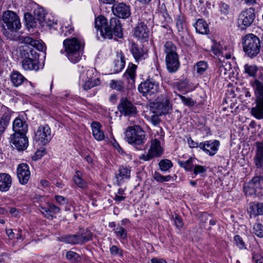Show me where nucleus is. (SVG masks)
Listing matches in <instances>:
<instances>
[{"mask_svg": "<svg viewBox=\"0 0 263 263\" xmlns=\"http://www.w3.org/2000/svg\"><path fill=\"white\" fill-rule=\"evenodd\" d=\"M162 152L160 141L157 139H153L151 140V146L147 154L140 155L139 158L143 161H149L154 157L160 156Z\"/></svg>", "mask_w": 263, "mask_h": 263, "instance_id": "1a4fd4ad", "label": "nucleus"}, {"mask_svg": "<svg viewBox=\"0 0 263 263\" xmlns=\"http://www.w3.org/2000/svg\"><path fill=\"white\" fill-rule=\"evenodd\" d=\"M153 178L156 181L158 182H168L170 181L172 179V177L170 175L164 176L157 172H155Z\"/></svg>", "mask_w": 263, "mask_h": 263, "instance_id": "8fccbe9b", "label": "nucleus"}, {"mask_svg": "<svg viewBox=\"0 0 263 263\" xmlns=\"http://www.w3.org/2000/svg\"><path fill=\"white\" fill-rule=\"evenodd\" d=\"M130 177V170L127 167L121 166L119 167L118 173L116 174V178L119 183L124 179H129Z\"/></svg>", "mask_w": 263, "mask_h": 263, "instance_id": "7c9ffc66", "label": "nucleus"}, {"mask_svg": "<svg viewBox=\"0 0 263 263\" xmlns=\"http://www.w3.org/2000/svg\"><path fill=\"white\" fill-rule=\"evenodd\" d=\"M255 97L256 106L251 109L252 115L257 119H263V70L258 79L251 82Z\"/></svg>", "mask_w": 263, "mask_h": 263, "instance_id": "f03ea898", "label": "nucleus"}, {"mask_svg": "<svg viewBox=\"0 0 263 263\" xmlns=\"http://www.w3.org/2000/svg\"><path fill=\"white\" fill-rule=\"evenodd\" d=\"M245 193L247 195L256 196H261L263 195V176H254L249 183L248 187L244 189Z\"/></svg>", "mask_w": 263, "mask_h": 263, "instance_id": "6e6552de", "label": "nucleus"}, {"mask_svg": "<svg viewBox=\"0 0 263 263\" xmlns=\"http://www.w3.org/2000/svg\"><path fill=\"white\" fill-rule=\"evenodd\" d=\"M149 29L143 22H138L134 28V35L139 39L146 41L149 37Z\"/></svg>", "mask_w": 263, "mask_h": 263, "instance_id": "aec40b11", "label": "nucleus"}, {"mask_svg": "<svg viewBox=\"0 0 263 263\" xmlns=\"http://www.w3.org/2000/svg\"><path fill=\"white\" fill-rule=\"evenodd\" d=\"M242 43L244 52L250 58L256 57L260 52V40L252 33L246 34L242 39Z\"/></svg>", "mask_w": 263, "mask_h": 263, "instance_id": "39448f33", "label": "nucleus"}, {"mask_svg": "<svg viewBox=\"0 0 263 263\" xmlns=\"http://www.w3.org/2000/svg\"><path fill=\"white\" fill-rule=\"evenodd\" d=\"M163 51L165 57L178 54L176 45L171 41L166 42L163 46Z\"/></svg>", "mask_w": 263, "mask_h": 263, "instance_id": "f704fd0d", "label": "nucleus"}, {"mask_svg": "<svg viewBox=\"0 0 263 263\" xmlns=\"http://www.w3.org/2000/svg\"><path fill=\"white\" fill-rule=\"evenodd\" d=\"M245 71L250 76L253 77L256 74L257 68L255 66L246 64L245 65Z\"/></svg>", "mask_w": 263, "mask_h": 263, "instance_id": "13d9d810", "label": "nucleus"}, {"mask_svg": "<svg viewBox=\"0 0 263 263\" xmlns=\"http://www.w3.org/2000/svg\"><path fill=\"white\" fill-rule=\"evenodd\" d=\"M112 11L116 16L122 18H128L131 14L130 6L123 3L115 4Z\"/></svg>", "mask_w": 263, "mask_h": 263, "instance_id": "f3484780", "label": "nucleus"}, {"mask_svg": "<svg viewBox=\"0 0 263 263\" xmlns=\"http://www.w3.org/2000/svg\"><path fill=\"white\" fill-rule=\"evenodd\" d=\"M212 50L213 53L217 55L219 58H226L227 60L230 59L231 58V54L226 52V49H223L221 45L217 42H214L212 46Z\"/></svg>", "mask_w": 263, "mask_h": 263, "instance_id": "b1692460", "label": "nucleus"}, {"mask_svg": "<svg viewBox=\"0 0 263 263\" xmlns=\"http://www.w3.org/2000/svg\"><path fill=\"white\" fill-rule=\"evenodd\" d=\"M137 68V65L133 63H129L125 73L124 74V77L128 80V83L131 84L132 86L135 83Z\"/></svg>", "mask_w": 263, "mask_h": 263, "instance_id": "a878e982", "label": "nucleus"}, {"mask_svg": "<svg viewBox=\"0 0 263 263\" xmlns=\"http://www.w3.org/2000/svg\"><path fill=\"white\" fill-rule=\"evenodd\" d=\"M194 26L196 32L199 33L204 34H208L210 32L208 24L202 18L197 20Z\"/></svg>", "mask_w": 263, "mask_h": 263, "instance_id": "cd10ccee", "label": "nucleus"}, {"mask_svg": "<svg viewBox=\"0 0 263 263\" xmlns=\"http://www.w3.org/2000/svg\"><path fill=\"white\" fill-rule=\"evenodd\" d=\"M33 47L41 51H43L45 49V47L44 44L41 43L37 40H36L35 45H33Z\"/></svg>", "mask_w": 263, "mask_h": 263, "instance_id": "774afa93", "label": "nucleus"}, {"mask_svg": "<svg viewBox=\"0 0 263 263\" xmlns=\"http://www.w3.org/2000/svg\"><path fill=\"white\" fill-rule=\"evenodd\" d=\"M78 237L80 244H83L91 239L92 234L89 230L86 229L83 230L81 235H78Z\"/></svg>", "mask_w": 263, "mask_h": 263, "instance_id": "a19ab883", "label": "nucleus"}, {"mask_svg": "<svg viewBox=\"0 0 263 263\" xmlns=\"http://www.w3.org/2000/svg\"><path fill=\"white\" fill-rule=\"evenodd\" d=\"M27 56L26 58L32 61L34 60V59H36V61H39V55L35 49H29V52H27Z\"/></svg>", "mask_w": 263, "mask_h": 263, "instance_id": "bf43d9fd", "label": "nucleus"}, {"mask_svg": "<svg viewBox=\"0 0 263 263\" xmlns=\"http://www.w3.org/2000/svg\"><path fill=\"white\" fill-rule=\"evenodd\" d=\"M12 182L11 176L7 173H0V192H6L10 189Z\"/></svg>", "mask_w": 263, "mask_h": 263, "instance_id": "4be33fe9", "label": "nucleus"}, {"mask_svg": "<svg viewBox=\"0 0 263 263\" xmlns=\"http://www.w3.org/2000/svg\"><path fill=\"white\" fill-rule=\"evenodd\" d=\"M95 27L103 39H111L113 34L119 38L123 36L121 22L117 17L111 18L108 25L107 19L103 16H99L95 20Z\"/></svg>", "mask_w": 263, "mask_h": 263, "instance_id": "f257e3e1", "label": "nucleus"}, {"mask_svg": "<svg viewBox=\"0 0 263 263\" xmlns=\"http://www.w3.org/2000/svg\"><path fill=\"white\" fill-rule=\"evenodd\" d=\"M220 142L217 140H210L200 143V149L206 154L214 156L218 151Z\"/></svg>", "mask_w": 263, "mask_h": 263, "instance_id": "dca6fc26", "label": "nucleus"}, {"mask_svg": "<svg viewBox=\"0 0 263 263\" xmlns=\"http://www.w3.org/2000/svg\"><path fill=\"white\" fill-rule=\"evenodd\" d=\"M13 112L5 106H2L0 110V122L9 124Z\"/></svg>", "mask_w": 263, "mask_h": 263, "instance_id": "72a5a7b5", "label": "nucleus"}, {"mask_svg": "<svg viewBox=\"0 0 263 263\" xmlns=\"http://www.w3.org/2000/svg\"><path fill=\"white\" fill-rule=\"evenodd\" d=\"M169 99L165 95H161L154 102L151 103L150 107L154 113L159 115L167 114L171 109Z\"/></svg>", "mask_w": 263, "mask_h": 263, "instance_id": "423d86ee", "label": "nucleus"}, {"mask_svg": "<svg viewBox=\"0 0 263 263\" xmlns=\"http://www.w3.org/2000/svg\"><path fill=\"white\" fill-rule=\"evenodd\" d=\"M22 63L23 68L26 70H34L37 71L41 66V65L40 64V62L36 61V59L32 61L25 58Z\"/></svg>", "mask_w": 263, "mask_h": 263, "instance_id": "bb28decb", "label": "nucleus"}, {"mask_svg": "<svg viewBox=\"0 0 263 263\" xmlns=\"http://www.w3.org/2000/svg\"><path fill=\"white\" fill-rule=\"evenodd\" d=\"M218 68V72L221 76H226L232 69L231 63L226 61L224 59L219 58V61L217 64Z\"/></svg>", "mask_w": 263, "mask_h": 263, "instance_id": "393cba45", "label": "nucleus"}, {"mask_svg": "<svg viewBox=\"0 0 263 263\" xmlns=\"http://www.w3.org/2000/svg\"><path fill=\"white\" fill-rule=\"evenodd\" d=\"M10 78L11 82L15 87L19 86L25 82H28V80L17 71L12 72Z\"/></svg>", "mask_w": 263, "mask_h": 263, "instance_id": "473e14b6", "label": "nucleus"}, {"mask_svg": "<svg viewBox=\"0 0 263 263\" xmlns=\"http://www.w3.org/2000/svg\"><path fill=\"white\" fill-rule=\"evenodd\" d=\"M234 243L240 250L247 249V245L245 242L242 238L238 235H236L234 237Z\"/></svg>", "mask_w": 263, "mask_h": 263, "instance_id": "09e8293b", "label": "nucleus"}, {"mask_svg": "<svg viewBox=\"0 0 263 263\" xmlns=\"http://www.w3.org/2000/svg\"><path fill=\"white\" fill-rule=\"evenodd\" d=\"M249 213L254 217L263 215V203L252 202L250 204Z\"/></svg>", "mask_w": 263, "mask_h": 263, "instance_id": "c85d7f7f", "label": "nucleus"}, {"mask_svg": "<svg viewBox=\"0 0 263 263\" xmlns=\"http://www.w3.org/2000/svg\"><path fill=\"white\" fill-rule=\"evenodd\" d=\"M60 30L61 34H63L64 36L71 34L73 31V28L68 23L67 25L64 24L61 26Z\"/></svg>", "mask_w": 263, "mask_h": 263, "instance_id": "603ef678", "label": "nucleus"}, {"mask_svg": "<svg viewBox=\"0 0 263 263\" xmlns=\"http://www.w3.org/2000/svg\"><path fill=\"white\" fill-rule=\"evenodd\" d=\"M82 173L80 171H77L76 175L73 176V181L75 184L80 188L84 189L87 186L86 181L81 178Z\"/></svg>", "mask_w": 263, "mask_h": 263, "instance_id": "ea45409f", "label": "nucleus"}, {"mask_svg": "<svg viewBox=\"0 0 263 263\" xmlns=\"http://www.w3.org/2000/svg\"><path fill=\"white\" fill-rule=\"evenodd\" d=\"M100 84V80L98 78L93 80L86 81V82H79V85L82 86L85 90H88L95 86H97Z\"/></svg>", "mask_w": 263, "mask_h": 263, "instance_id": "4c0bfd02", "label": "nucleus"}, {"mask_svg": "<svg viewBox=\"0 0 263 263\" xmlns=\"http://www.w3.org/2000/svg\"><path fill=\"white\" fill-rule=\"evenodd\" d=\"M195 66L196 67L197 73L199 75H202L206 70L208 64L206 62L201 61L197 62Z\"/></svg>", "mask_w": 263, "mask_h": 263, "instance_id": "37998d69", "label": "nucleus"}, {"mask_svg": "<svg viewBox=\"0 0 263 263\" xmlns=\"http://www.w3.org/2000/svg\"><path fill=\"white\" fill-rule=\"evenodd\" d=\"M60 240L62 242L71 245L80 244L78 235L77 234L62 236L60 238Z\"/></svg>", "mask_w": 263, "mask_h": 263, "instance_id": "c9c22d12", "label": "nucleus"}, {"mask_svg": "<svg viewBox=\"0 0 263 263\" xmlns=\"http://www.w3.org/2000/svg\"><path fill=\"white\" fill-rule=\"evenodd\" d=\"M193 161L194 159L190 158L185 161H178V163L180 166L184 168L185 170L187 171H192L194 166Z\"/></svg>", "mask_w": 263, "mask_h": 263, "instance_id": "c03bdc74", "label": "nucleus"}, {"mask_svg": "<svg viewBox=\"0 0 263 263\" xmlns=\"http://www.w3.org/2000/svg\"><path fill=\"white\" fill-rule=\"evenodd\" d=\"M256 152L254 157V163L256 167L263 172V141L255 143Z\"/></svg>", "mask_w": 263, "mask_h": 263, "instance_id": "6ab92c4d", "label": "nucleus"}, {"mask_svg": "<svg viewBox=\"0 0 263 263\" xmlns=\"http://www.w3.org/2000/svg\"><path fill=\"white\" fill-rule=\"evenodd\" d=\"M159 166L161 171L166 172L173 166V163L170 160L163 159L159 162Z\"/></svg>", "mask_w": 263, "mask_h": 263, "instance_id": "de8ad7c7", "label": "nucleus"}, {"mask_svg": "<svg viewBox=\"0 0 263 263\" xmlns=\"http://www.w3.org/2000/svg\"><path fill=\"white\" fill-rule=\"evenodd\" d=\"M194 174L195 175L201 174L204 173L206 171V168L205 166L200 165H195L194 166Z\"/></svg>", "mask_w": 263, "mask_h": 263, "instance_id": "680f3d73", "label": "nucleus"}, {"mask_svg": "<svg viewBox=\"0 0 263 263\" xmlns=\"http://www.w3.org/2000/svg\"><path fill=\"white\" fill-rule=\"evenodd\" d=\"M165 62L167 70L171 73L177 71L180 65L178 54L165 57Z\"/></svg>", "mask_w": 263, "mask_h": 263, "instance_id": "412c9836", "label": "nucleus"}, {"mask_svg": "<svg viewBox=\"0 0 263 263\" xmlns=\"http://www.w3.org/2000/svg\"><path fill=\"white\" fill-rule=\"evenodd\" d=\"M52 18V16H48V15L47 14L46 21H44L42 22H41L42 25L43 26H48L50 28L54 27V25H57V22L54 21V20Z\"/></svg>", "mask_w": 263, "mask_h": 263, "instance_id": "6e6d98bb", "label": "nucleus"}, {"mask_svg": "<svg viewBox=\"0 0 263 263\" xmlns=\"http://www.w3.org/2000/svg\"><path fill=\"white\" fill-rule=\"evenodd\" d=\"M119 112L125 116H134L137 114V107L127 98L120 99L118 105Z\"/></svg>", "mask_w": 263, "mask_h": 263, "instance_id": "ddd939ff", "label": "nucleus"}, {"mask_svg": "<svg viewBox=\"0 0 263 263\" xmlns=\"http://www.w3.org/2000/svg\"><path fill=\"white\" fill-rule=\"evenodd\" d=\"M101 127V125L99 122H93L91 124L93 136L98 141H102L104 138V134Z\"/></svg>", "mask_w": 263, "mask_h": 263, "instance_id": "c756f323", "label": "nucleus"}, {"mask_svg": "<svg viewBox=\"0 0 263 263\" xmlns=\"http://www.w3.org/2000/svg\"><path fill=\"white\" fill-rule=\"evenodd\" d=\"M253 260L255 263H263V257L258 253H252Z\"/></svg>", "mask_w": 263, "mask_h": 263, "instance_id": "338daca9", "label": "nucleus"}, {"mask_svg": "<svg viewBox=\"0 0 263 263\" xmlns=\"http://www.w3.org/2000/svg\"><path fill=\"white\" fill-rule=\"evenodd\" d=\"M56 201L60 205H64L68 203V199L60 195L55 196Z\"/></svg>", "mask_w": 263, "mask_h": 263, "instance_id": "e2e57ef3", "label": "nucleus"}, {"mask_svg": "<svg viewBox=\"0 0 263 263\" xmlns=\"http://www.w3.org/2000/svg\"><path fill=\"white\" fill-rule=\"evenodd\" d=\"M187 142L190 148H200V143L194 141L190 136L187 138Z\"/></svg>", "mask_w": 263, "mask_h": 263, "instance_id": "69168bd1", "label": "nucleus"}, {"mask_svg": "<svg viewBox=\"0 0 263 263\" xmlns=\"http://www.w3.org/2000/svg\"><path fill=\"white\" fill-rule=\"evenodd\" d=\"M178 96L181 100V101L183 104L186 106L192 107L195 104V102L191 98H187L181 95H178Z\"/></svg>", "mask_w": 263, "mask_h": 263, "instance_id": "4d7b16f0", "label": "nucleus"}, {"mask_svg": "<svg viewBox=\"0 0 263 263\" xmlns=\"http://www.w3.org/2000/svg\"><path fill=\"white\" fill-rule=\"evenodd\" d=\"M17 176L21 184L24 185L27 183L30 177L29 167L27 164L23 163L17 165Z\"/></svg>", "mask_w": 263, "mask_h": 263, "instance_id": "a211bd4d", "label": "nucleus"}, {"mask_svg": "<svg viewBox=\"0 0 263 263\" xmlns=\"http://www.w3.org/2000/svg\"><path fill=\"white\" fill-rule=\"evenodd\" d=\"M12 128L13 134L27 133L28 125L26 122L20 118H16L13 122Z\"/></svg>", "mask_w": 263, "mask_h": 263, "instance_id": "5701e85b", "label": "nucleus"}, {"mask_svg": "<svg viewBox=\"0 0 263 263\" xmlns=\"http://www.w3.org/2000/svg\"><path fill=\"white\" fill-rule=\"evenodd\" d=\"M34 15L39 21L41 23L44 21H46L47 14L43 8H38L34 10Z\"/></svg>", "mask_w": 263, "mask_h": 263, "instance_id": "49530a36", "label": "nucleus"}, {"mask_svg": "<svg viewBox=\"0 0 263 263\" xmlns=\"http://www.w3.org/2000/svg\"><path fill=\"white\" fill-rule=\"evenodd\" d=\"M110 87L117 91L124 92L125 90V86L121 80H111L109 83Z\"/></svg>", "mask_w": 263, "mask_h": 263, "instance_id": "58836bf2", "label": "nucleus"}, {"mask_svg": "<svg viewBox=\"0 0 263 263\" xmlns=\"http://www.w3.org/2000/svg\"><path fill=\"white\" fill-rule=\"evenodd\" d=\"M253 233L258 237H263V225L260 223H255L252 227Z\"/></svg>", "mask_w": 263, "mask_h": 263, "instance_id": "a18cd8bd", "label": "nucleus"}, {"mask_svg": "<svg viewBox=\"0 0 263 263\" xmlns=\"http://www.w3.org/2000/svg\"><path fill=\"white\" fill-rule=\"evenodd\" d=\"M35 138L36 141L42 145H46L52 139L51 129L49 125L44 124L39 127L35 132Z\"/></svg>", "mask_w": 263, "mask_h": 263, "instance_id": "f8f14e48", "label": "nucleus"}, {"mask_svg": "<svg viewBox=\"0 0 263 263\" xmlns=\"http://www.w3.org/2000/svg\"><path fill=\"white\" fill-rule=\"evenodd\" d=\"M255 17V10L250 8L243 11L239 15L238 26L242 30L250 26L254 22Z\"/></svg>", "mask_w": 263, "mask_h": 263, "instance_id": "9d476101", "label": "nucleus"}, {"mask_svg": "<svg viewBox=\"0 0 263 263\" xmlns=\"http://www.w3.org/2000/svg\"><path fill=\"white\" fill-rule=\"evenodd\" d=\"M110 253L114 256L118 255L121 257L123 256L122 250L115 245L110 248Z\"/></svg>", "mask_w": 263, "mask_h": 263, "instance_id": "052dcab7", "label": "nucleus"}, {"mask_svg": "<svg viewBox=\"0 0 263 263\" xmlns=\"http://www.w3.org/2000/svg\"><path fill=\"white\" fill-rule=\"evenodd\" d=\"M135 62L139 64L148 57L147 50L141 46L132 43L129 48Z\"/></svg>", "mask_w": 263, "mask_h": 263, "instance_id": "2eb2a0df", "label": "nucleus"}, {"mask_svg": "<svg viewBox=\"0 0 263 263\" xmlns=\"http://www.w3.org/2000/svg\"><path fill=\"white\" fill-rule=\"evenodd\" d=\"M39 208V210L41 211V213L45 217L49 219H52L53 215L52 214L51 210L50 209L48 205V207H45L43 206V205H40Z\"/></svg>", "mask_w": 263, "mask_h": 263, "instance_id": "864d4df0", "label": "nucleus"}, {"mask_svg": "<svg viewBox=\"0 0 263 263\" xmlns=\"http://www.w3.org/2000/svg\"><path fill=\"white\" fill-rule=\"evenodd\" d=\"M66 257L67 259L73 262H78L81 259L80 256L78 253L71 251L67 252Z\"/></svg>", "mask_w": 263, "mask_h": 263, "instance_id": "3c124183", "label": "nucleus"}, {"mask_svg": "<svg viewBox=\"0 0 263 263\" xmlns=\"http://www.w3.org/2000/svg\"><path fill=\"white\" fill-rule=\"evenodd\" d=\"M2 21L7 29L11 31H17L21 27L18 15L13 11L8 10L3 12Z\"/></svg>", "mask_w": 263, "mask_h": 263, "instance_id": "0eeeda50", "label": "nucleus"}, {"mask_svg": "<svg viewBox=\"0 0 263 263\" xmlns=\"http://www.w3.org/2000/svg\"><path fill=\"white\" fill-rule=\"evenodd\" d=\"M139 91L144 96H151L157 93L159 90V84L153 80H147L141 83L138 86Z\"/></svg>", "mask_w": 263, "mask_h": 263, "instance_id": "9b49d317", "label": "nucleus"}, {"mask_svg": "<svg viewBox=\"0 0 263 263\" xmlns=\"http://www.w3.org/2000/svg\"><path fill=\"white\" fill-rule=\"evenodd\" d=\"M115 232L117 236L119 237L121 239L125 240L127 238V231L122 227H118L115 229Z\"/></svg>", "mask_w": 263, "mask_h": 263, "instance_id": "5fc2aeb1", "label": "nucleus"}, {"mask_svg": "<svg viewBox=\"0 0 263 263\" xmlns=\"http://www.w3.org/2000/svg\"><path fill=\"white\" fill-rule=\"evenodd\" d=\"M63 45L68 60L73 63L78 62L81 58L83 42L76 37H72L65 40Z\"/></svg>", "mask_w": 263, "mask_h": 263, "instance_id": "20e7f679", "label": "nucleus"}, {"mask_svg": "<svg viewBox=\"0 0 263 263\" xmlns=\"http://www.w3.org/2000/svg\"><path fill=\"white\" fill-rule=\"evenodd\" d=\"M93 70L92 68L85 69L80 73L79 77V82H86L89 80H93L95 78L93 77Z\"/></svg>", "mask_w": 263, "mask_h": 263, "instance_id": "e433bc0d", "label": "nucleus"}, {"mask_svg": "<svg viewBox=\"0 0 263 263\" xmlns=\"http://www.w3.org/2000/svg\"><path fill=\"white\" fill-rule=\"evenodd\" d=\"M176 27L178 31L181 32L186 28L185 17L182 15H178L176 17Z\"/></svg>", "mask_w": 263, "mask_h": 263, "instance_id": "79ce46f5", "label": "nucleus"}, {"mask_svg": "<svg viewBox=\"0 0 263 263\" xmlns=\"http://www.w3.org/2000/svg\"><path fill=\"white\" fill-rule=\"evenodd\" d=\"M219 10L222 14L227 15L229 12V6L224 3H221L219 5Z\"/></svg>", "mask_w": 263, "mask_h": 263, "instance_id": "0e129e2a", "label": "nucleus"}, {"mask_svg": "<svg viewBox=\"0 0 263 263\" xmlns=\"http://www.w3.org/2000/svg\"><path fill=\"white\" fill-rule=\"evenodd\" d=\"M26 133L13 134L11 136L10 143L13 148L19 151L26 149L28 146V140L26 135Z\"/></svg>", "mask_w": 263, "mask_h": 263, "instance_id": "4468645a", "label": "nucleus"}, {"mask_svg": "<svg viewBox=\"0 0 263 263\" xmlns=\"http://www.w3.org/2000/svg\"><path fill=\"white\" fill-rule=\"evenodd\" d=\"M118 59L114 62V66L112 69L114 73L120 72L124 67L125 64V57L121 52L117 54Z\"/></svg>", "mask_w": 263, "mask_h": 263, "instance_id": "2f4dec72", "label": "nucleus"}, {"mask_svg": "<svg viewBox=\"0 0 263 263\" xmlns=\"http://www.w3.org/2000/svg\"><path fill=\"white\" fill-rule=\"evenodd\" d=\"M125 139L128 143L137 150L145 149L144 145L146 140L145 132L139 125H134L127 128Z\"/></svg>", "mask_w": 263, "mask_h": 263, "instance_id": "7ed1b4c3", "label": "nucleus"}]
</instances>
